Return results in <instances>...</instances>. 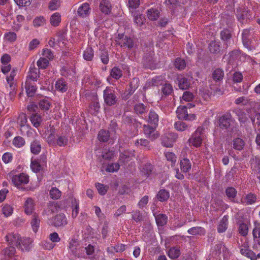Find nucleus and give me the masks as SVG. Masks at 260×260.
Returning a JSON list of instances; mask_svg holds the SVG:
<instances>
[{"instance_id": "obj_32", "label": "nucleus", "mask_w": 260, "mask_h": 260, "mask_svg": "<svg viewBox=\"0 0 260 260\" xmlns=\"http://www.w3.org/2000/svg\"><path fill=\"white\" fill-rule=\"evenodd\" d=\"M187 107L185 106H180L176 111L177 116L179 119H185L187 116Z\"/></svg>"}, {"instance_id": "obj_57", "label": "nucleus", "mask_w": 260, "mask_h": 260, "mask_svg": "<svg viewBox=\"0 0 260 260\" xmlns=\"http://www.w3.org/2000/svg\"><path fill=\"white\" fill-rule=\"evenodd\" d=\"M126 245L122 244H118L115 246H112L111 247H108L107 248V251H112L114 250L116 252H121L125 250Z\"/></svg>"}, {"instance_id": "obj_39", "label": "nucleus", "mask_w": 260, "mask_h": 260, "mask_svg": "<svg viewBox=\"0 0 260 260\" xmlns=\"http://www.w3.org/2000/svg\"><path fill=\"white\" fill-rule=\"evenodd\" d=\"M55 145L64 147L68 144V138L64 135H57Z\"/></svg>"}, {"instance_id": "obj_24", "label": "nucleus", "mask_w": 260, "mask_h": 260, "mask_svg": "<svg viewBox=\"0 0 260 260\" xmlns=\"http://www.w3.org/2000/svg\"><path fill=\"white\" fill-rule=\"evenodd\" d=\"M209 49L211 53H219L221 51L220 42L215 41H211L209 45Z\"/></svg>"}, {"instance_id": "obj_52", "label": "nucleus", "mask_w": 260, "mask_h": 260, "mask_svg": "<svg viewBox=\"0 0 260 260\" xmlns=\"http://www.w3.org/2000/svg\"><path fill=\"white\" fill-rule=\"evenodd\" d=\"M233 147L238 150H241L244 146V142L242 139L237 138L233 140Z\"/></svg>"}, {"instance_id": "obj_41", "label": "nucleus", "mask_w": 260, "mask_h": 260, "mask_svg": "<svg viewBox=\"0 0 260 260\" xmlns=\"http://www.w3.org/2000/svg\"><path fill=\"white\" fill-rule=\"evenodd\" d=\"M248 11H246L244 8H240L237 10V16L239 21L243 22L245 18L247 17Z\"/></svg>"}, {"instance_id": "obj_63", "label": "nucleus", "mask_w": 260, "mask_h": 260, "mask_svg": "<svg viewBox=\"0 0 260 260\" xmlns=\"http://www.w3.org/2000/svg\"><path fill=\"white\" fill-rule=\"evenodd\" d=\"M90 108L91 109H93V110L96 112H99L100 109V105L97 96L93 98L92 103L90 105Z\"/></svg>"}, {"instance_id": "obj_37", "label": "nucleus", "mask_w": 260, "mask_h": 260, "mask_svg": "<svg viewBox=\"0 0 260 260\" xmlns=\"http://www.w3.org/2000/svg\"><path fill=\"white\" fill-rule=\"evenodd\" d=\"M30 119L33 125L36 127L40 126L42 121V117L36 113L32 114Z\"/></svg>"}, {"instance_id": "obj_28", "label": "nucleus", "mask_w": 260, "mask_h": 260, "mask_svg": "<svg viewBox=\"0 0 260 260\" xmlns=\"http://www.w3.org/2000/svg\"><path fill=\"white\" fill-rule=\"evenodd\" d=\"M175 128L179 132H183L185 131H189L191 128V125L186 124L183 121H177L174 123Z\"/></svg>"}, {"instance_id": "obj_27", "label": "nucleus", "mask_w": 260, "mask_h": 260, "mask_svg": "<svg viewBox=\"0 0 260 260\" xmlns=\"http://www.w3.org/2000/svg\"><path fill=\"white\" fill-rule=\"evenodd\" d=\"M34 202L31 198H28L24 204V210L26 214L29 215L32 213L34 208Z\"/></svg>"}, {"instance_id": "obj_36", "label": "nucleus", "mask_w": 260, "mask_h": 260, "mask_svg": "<svg viewBox=\"0 0 260 260\" xmlns=\"http://www.w3.org/2000/svg\"><path fill=\"white\" fill-rule=\"evenodd\" d=\"M135 144L140 148H146L149 149L150 148L149 141L145 139H140L137 140Z\"/></svg>"}, {"instance_id": "obj_53", "label": "nucleus", "mask_w": 260, "mask_h": 260, "mask_svg": "<svg viewBox=\"0 0 260 260\" xmlns=\"http://www.w3.org/2000/svg\"><path fill=\"white\" fill-rule=\"evenodd\" d=\"M180 255V250L176 247H172L170 248L168 252V255L172 259L177 258Z\"/></svg>"}, {"instance_id": "obj_12", "label": "nucleus", "mask_w": 260, "mask_h": 260, "mask_svg": "<svg viewBox=\"0 0 260 260\" xmlns=\"http://www.w3.org/2000/svg\"><path fill=\"white\" fill-rule=\"evenodd\" d=\"M51 224L55 227L64 226L67 224V219L64 214H59L52 218Z\"/></svg>"}, {"instance_id": "obj_23", "label": "nucleus", "mask_w": 260, "mask_h": 260, "mask_svg": "<svg viewBox=\"0 0 260 260\" xmlns=\"http://www.w3.org/2000/svg\"><path fill=\"white\" fill-rule=\"evenodd\" d=\"M25 87L27 95L29 97L34 96L37 89L35 82L26 81Z\"/></svg>"}, {"instance_id": "obj_1", "label": "nucleus", "mask_w": 260, "mask_h": 260, "mask_svg": "<svg viewBox=\"0 0 260 260\" xmlns=\"http://www.w3.org/2000/svg\"><path fill=\"white\" fill-rule=\"evenodd\" d=\"M242 37L243 44L246 48L249 50L255 49L254 33L252 29H244L242 34Z\"/></svg>"}, {"instance_id": "obj_2", "label": "nucleus", "mask_w": 260, "mask_h": 260, "mask_svg": "<svg viewBox=\"0 0 260 260\" xmlns=\"http://www.w3.org/2000/svg\"><path fill=\"white\" fill-rule=\"evenodd\" d=\"M205 128L203 126H199L188 139L189 145L196 147H200L205 137Z\"/></svg>"}, {"instance_id": "obj_6", "label": "nucleus", "mask_w": 260, "mask_h": 260, "mask_svg": "<svg viewBox=\"0 0 260 260\" xmlns=\"http://www.w3.org/2000/svg\"><path fill=\"white\" fill-rule=\"evenodd\" d=\"M240 248L241 253L251 260H256L258 258H260V253L256 255L253 251L249 249L248 243L246 241L240 246Z\"/></svg>"}, {"instance_id": "obj_48", "label": "nucleus", "mask_w": 260, "mask_h": 260, "mask_svg": "<svg viewBox=\"0 0 260 260\" xmlns=\"http://www.w3.org/2000/svg\"><path fill=\"white\" fill-rule=\"evenodd\" d=\"M25 141L22 137L17 136L14 138L13 140V144L17 148H20L24 146Z\"/></svg>"}, {"instance_id": "obj_17", "label": "nucleus", "mask_w": 260, "mask_h": 260, "mask_svg": "<svg viewBox=\"0 0 260 260\" xmlns=\"http://www.w3.org/2000/svg\"><path fill=\"white\" fill-rule=\"evenodd\" d=\"M21 236L18 234L10 233L6 236V241L10 245L15 246L16 247Z\"/></svg>"}, {"instance_id": "obj_33", "label": "nucleus", "mask_w": 260, "mask_h": 260, "mask_svg": "<svg viewBox=\"0 0 260 260\" xmlns=\"http://www.w3.org/2000/svg\"><path fill=\"white\" fill-rule=\"evenodd\" d=\"M147 15L149 20L152 21L155 20L159 17V12L156 9H149L147 11Z\"/></svg>"}, {"instance_id": "obj_45", "label": "nucleus", "mask_w": 260, "mask_h": 260, "mask_svg": "<svg viewBox=\"0 0 260 260\" xmlns=\"http://www.w3.org/2000/svg\"><path fill=\"white\" fill-rule=\"evenodd\" d=\"M61 21V16L58 13H55L50 17V21L52 25L56 26L59 25Z\"/></svg>"}, {"instance_id": "obj_46", "label": "nucleus", "mask_w": 260, "mask_h": 260, "mask_svg": "<svg viewBox=\"0 0 260 260\" xmlns=\"http://www.w3.org/2000/svg\"><path fill=\"white\" fill-rule=\"evenodd\" d=\"M94 55V51L91 47H87L83 53L84 59L87 61L92 60Z\"/></svg>"}, {"instance_id": "obj_44", "label": "nucleus", "mask_w": 260, "mask_h": 260, "mask_svg": "<svg viewBox=\"0 0 260 260\" xmlns=\"http://www.w3.org/2000/svg\"><path fill=\"white\" fill-rule=\"evenodd\" d=\"M139 80L137 78H133L130 82L129 84V87L127 90L129 91L130 93L133 94L135 91L139 87Z\"/></svg>"}, {"instance_id": "obj_29", "label": "nucleus", "mask_w": 260, "mask_h": 260, "mask_svg": "<svg viewBox=\"0 0 260 260\" xmlns=\"http://www.w3.org/2000/svg\"><path fill=\"white\" fill-rule=\"evenodd\" d=\"M101 12L105 14L110 12L111 4L108 0H102L100 5Z\"/></svg>"}, {"instance_id": "obj_59", "label": "nucleus", "mask_w": 260, "mask_h": 260, "mask_svg": "<svg viewBox=\"0 0 260 260\" xmlns=\"http://www.w3.org/2000/svg\"><path fill=\"white\" fill-rule=\"evenodd\" d=\"M134 156V152L128 151H124L120 155V160L123 162L128 161L129 158Z\"/></svg>"}, {"instance_id": "obj_40", "label": "nucleus", "mask_w": 260, "mask_h": 260, "mask_svg": "<svg viewBox=\"0 0 260 260\" xmlns=\"http://www.w3.org/2000/svg\"><path fill=\"white\" fill-rule=\"evenodd\" d=\"M187 232L192 235H204L205 234V231L204 228L200 226H195L188 230Z\"/></svg>"}, {"instance_id": "obj_26", "label": "nucleus", "mask_w": 260, "mask_h": 260, "mask_svg": "<svg viewBox=\"0 0 260 260\" xmlns=\"http://www.w3.org/2000/svg\"><path fill=\"white\" fill-rule=\"evenodd\" d=\"M254 240L260 246V224L254 222V228L252 231Z\"/></svg>"}, {"instance_id": "obj_49", "label": "nucleus", "mask_w": 260, "mask_h": 260, "mask_svg": "<svg viewBox=\"0 0 260 260\" xmlns=\"http://www.w3.org/2000/svg\"><path fill=\"white\" fill-rule=\"evenodd\" d=\"M110 135L108 131L101 129L98 134V138L100 141L107 142L109 140Z\"/></svg>"}, {"instance_id": "obj_15", "label": "nucleus", "mask_w": 260, "mask_h": 260, "mask_svg": "<svg viewBox=\"0 0 260 260\" xmlns=\"http://www.w3.org/2000/svg\"><path fill=\"white\" fill-rule=\"evenodd\" d=\"M14 79V77H12L10 75L9 76H7L6 78L8 84L10 88L9 94L11 100H13L16 94V84L15 83Z\"/></svg>"}, {"instance_id": "obj_5", "label": "nucleus", "mask_w": 260, "mask_h": 260, "mask_svg": "<svg viewBox=\"0 0 260 260\" xmlns=\"http://www.w3.org/2000/svg\"><path fill=\"white\" fill-rule=\"evenodd\" d=\"M117 44L120 45L121 47H127L129 49L133 48L134 42L133 40L123 34H118L116 38Z\"/></svg>"}, {"instance_id": "obj_43", "label": "nucleus", "mask_w": 260, "mask_h": 260, "mask_svg": "<svg viewBox=\"0 0 260 260\" xmlns=\"http://www.w3.org/2000/svg\"><path fill=\"white\" fill-rule=\"evenodd\" d=\"M169 197V192L165 189L160 190L157 194V198L160 202L167 201Z\"/></svg>"}, {"instance_id": "obj_60", "label": "nucleus", "mask_w": 260, "mask_h": 260, "mask_svg": "<svg viewBox=\"0 0 260 260\" xmlns=\"http://www.w3.org/2000/svg\"><path fill=\"white\" fill-rule=\"evenodd\" d=\"M37 64L39 69H44L48 67L49 61L45 57H41L37 62Z\"/></svg>"}, {"instance_id": "obj_56", "label": "nucleus", "mask_w": 260, "mask_h": 260, "mask_svg": "<svg viewBox=\"0 0 260 260\" xmlns=\"http://www.w3.org/2000/svg\"><path fill=\"white\" fill-rule=\"evenodd\" d=\"M223 76V71L220 69H216L213 73V78L216 81H220L222 79Z\"/></svg>"}, {"instance_id": "obj_21", "label": "nucleus", "mask_w": 260, "mask_h": 260, "mask_svg": "<svg viewBox=\"0 0 260 260\" xmlns=\"http://www.w3.org/2000/svg\"><path fill=\"white\" fill-rule=\"evenodd\" d=\"M153 215L155 218L156 222L158 226H162L167 223L168 217L166 214H157L156 213H154Z\"/></svg>"}, {"instance_id": "obj_8", "label": "nucleus", "mask_w": 260, "mask_h": 260, "mask_svg": "<svg viewBox=\"0 0 260 260\" xmlns=\"http://www.w3.org/2000/svg\"><path fill=\"white\" fill-rule=\"evenodd\" d=\"M9 177L12 180V183L16 186H18L22 184H26L28 182V176L24 174L21 173L19 175H13L11 173Z\"/></svg>"}, {"instance_id": "obj_31", "label": "nucleus", "mask_w": 260, "mask_h": 260, "mask_svg": "<svg viewBox=\"0 0 260 260\" xmlns=\"http://www.w3.org/2000/svg\"><path fill=\"white\" fill-rule=\"evenodd\" d=\"M41 150L40 142L37 140L33 141L30 144L31 152L34 154H38Z\"/></svg>"}, {"instance_id": "obj_34", "label": "nucleus", "mask_w": 260, "mask_h": 260, "mask_svg": "<svg viewBox=\"0 0 260 260\" xmlns=\"http://www.w3.org/2000/svg\"><path fill=\"white\" fill-rule=\"evenodd\" d=\"M235 112L236 115L238 117L239 121L241 123H245L248 120L246 114L243 110L241 109H237L235 110Z\"/></svg>"}, {"instance_id": "obj_13", "label": "nucleus", "mask_w": 260, "mask_h": 260, "mask_svg": "<svg viewBox=\"0 0 260 260\" xmlns=\"http://www.w3.org/2000/svg\"><path fill=\"white\" fill-rule=\"evenodd\" d=\"M147 120L148 123L154 126H157L159 120L158 115L156 112L151 110L150 111L148 117L145 116L144 118Z\"/></svg>"}, {"instance_id": "obj_64", "label": "nucleus", "mask_w": 260, "mask_h": 260, "mask_svg": "<svg viewBox=\"0 0 260 260\" xmlns=\"http://www.w3.org/2000/svg\"><path fill=\"white\" fill-rule=\"evenodd\" d=\"M27 121L26 116L24 113L20 114L18 118L17 123L21 127L24 126Z\"/></svg>"}, {"instance_id": "obj_25", "label": "nucleus", "mask_w": 260, "mask_h": 260, "mask_svg": "<svg viewBox=\"0 0 260 260\" xmlns=\"http://www.w3.org/2000/svg\"><path fill=\"white\" fill-rule=\"evenodd\" d=\"M143 58V62L144 65L147 68H152L153 66V56L154 55V53L153 52H149Z\"/></svg>"}, {"instance_id": "obj_55", "label": "nucleus", "mask_w": 260, "mask_h": 260, "mask_svg": "<svg viewBox=\"0 0 260 260\" xmlns=\"http://www.w3.org/2000/svg\"><path fill=\"white\" fill-rule=\"evenodd\" d=\"M122 75V71L116 67H114L111 71L110 76L115 79H119Z\"/></svg>"}, {"instance_id": "obj_3", "label": "nucleus", "mask_w": 260, "mask_h": 260, "mask_svg": "<svg viewBox=\"0 0 260 260\" xmlns=\"http://www.w3.org/2000/svg\"><path fill=\"white\" fill-rule=\"evenodd\" d=\"M103 98L105 103L108 106L115 105L118 101L115 90L108 87H107L103 91Z\"/></svg>"}, {"instance_id": "obj_14", "label": "nucleus", "mask_w": 260, "mask_h": 260, "mask_svg": "<svg viewBox=\"0 0 260 260\" xmlns=\"http://www.w3.org/2000/svg\"><path fill=\"white\" fill-rule=\"evenodd\" d=\"M91 12V8L89 4L85 3L82 4L78 9L77 14L79 17L85 18L88 16Z\"/></svg>"}, {"instance_id": "obj_50", "label": "nucleus", "mask_w": 260, "mask_h": 260, "mask_svg": "<svg viewBox=\"0 0 260 260\" xmlns=\"http://www.w3.org/2000/svg\"><path fill=\"white\" fill-rule=\"evenodd\" d=\"M132 218L137 222H141L144 219L143 213L138 210L133 211Z\"/></svg>"}, {"instance_id": "obj_10", "label": "nucleus", "mask_w": 260, "mask_h": 260, "mask_svg": "<svg viewBox=\"0 0 260 260\" xmlns=\"http://www.w3.org/2000/svg\"><path fill=\"white\" fill-rule=\"evenodd\" d=\"M40 77V73L39 69L37 68L34 64L31 65L26 81H29L31 82L37 81L38 79Z\"/></svg>"}, {"instance_id": "obj_47", "label": "nucleus", "mask_w": 260, "mask_h": 260, "mask_svg": "<svg viewBox=\"0 0 260 260\" xmlns=\"http://www.w3.org/2000/svg\"><path fill=\"white\" fill-rule=\"evenodd\" d=\"M134 109L136 113L139 115H142L147 111V107L141 103L136 104Z\"/></svg>"}, {"instance_id": "obj_11", "label": "nucleus", "mask_w": 260, "mask_h": 260, "mask_svg": "<svg viewBox=\"0 0 260 260\" xmlns=\"http://www.w3.org/2000/svg\"><path fill=\"white\" fill-rule=\"evenodd\" d=\"M231 115L230 114H224L219 118V126L223 129L228 130L231 125Z\"/></svg>"}, {"instance_id": "obj_61", "label": "nucleus", "mask_w": 260, "mask_h": 260, "mask_svg": "<svg viewBox=\"0 0 260 260\" xmlns=\"http://www.w3.org/2000/svg\"><path fill=\"white\" fill-rule=\"evenodd\" d=\"M174 65L178 70H181L185 68L186 63L183 59L178 58L176 59Z\"/></svg>"}, {"instance_id": "obj_19", "label": "nucleus", "mask_w": 260, "mask_h": 260, "mask_svg": "<svg viewBox=\"0 0 260 260\" xmlns=\"http://www.w3.org/2000/svg\"><path fill=\"white\" fill-rule=\"evenodd\" d=\"M237 224L239 233L243 236H246L248 232L247 222L245 221L242 219H239L237 222Z\"/></svg>"}, {"instance_id": "obj_22", "label": "nucleus", "mask_w": 260, "mask_h": 260, "mask_svg": "<svg viewBox=\"0 0 260 260\" xmlns=\"http://www.w3.org/2000/svg\"><path fill=\"white\" fill-rule=\"evenodd\" d=\"M56 89L61 92H66L68 88V84L64 79H60L58 80L55 84Z\"/></svg>"}, {"instance_id": "obj_9", "label": "nucleus", "mask_w": 260, "mask_h": 260, "mask_svg": "<svg viewBox=\"0 0 260 260\" xmlns=\"http://www.w3.org/2000/svg\"><path fill=\"white\" fill-rule=\"evenodd\" d=\"M17 248L22 251H29L31 248V244L33 241L28 237H21L19 240Z\"/></svg>"}, {"instance_id": "obj_20", "label": "nucleus", "mask_w": 260, "mask_h": 260, "mask_svg": "<svg viewBox=\"0 0 260 260\" xmlns=\"http://www.w3.org/2000/svg\"><path fill=\"white\" fill-rule=\"evenodd\" d=\"M257 200L256 195L249 193L247 194L245 197H242L241 201L242 204L246 205H252L255 203Z\"/></svg>"}, {"instance_id": "obj_62", "label": "nucleus", "mask_w": 260, "mask_h": 260, "mask_svg": "<svg viewBox=\"0 0 260 260\" xmlns=\"http://www.w3.org/2000/svg\"><path fill=\"white\" fill-rule=\"evenodd\" d=\"M61 192L56 187L52 188L50 191V197L53 199H58L61 196Z\"/></svg>"}, {"instance_id": "obj_58", "label": "nucleus", "mask_w": 260, "mask_h": 260, "mask_svg": "<svg viewBox=\"0 0 260 260\" xmlns=\"http://www.w3.org/2000/svg\"><path fill=\"white\" fill-rule=\"evenodd\" d=\"M173 91L172 86L169 83H165L161 88V92L165 95L171 94Z\"/></svg>"}, {"instance_id": "obj_4", "label": "nucleus", "mask_w": 260, "mask_h": 260, "mask_svg": "<svg viewBox=\"0 0 260 260\" xmlns=\"http://www.w3.org/2000/svg\"><path fill=\"white\" fill-rule=\"evenodd\" d=\"M84 247L77 240L72 239L69 243V253L74 257H80Z\"/></svg>"}, {"instance_id": "obj_18", "label": "nucleus", "mask_w": 260, "mask_h": 260, "mask_svg": "<svg viewBox=\"0 0 260 260\" xmlns=\"http://www.w3.org/2000/svg\"><path fill=\"white\" fill-rule=\"evenodd\" d=\"M232 38L231 32L228 29H224L220 32V38L224 42L223 47L227 48Z\"/></svg>"}, {"instance_id": "obj_16", "label": "nucleus", "mask_w": 260, "mask_h": 260, "mask_svg": "<svg viewBox=\"0 0 260 260\" xmlns=\"http://www.w3.org/2000/svg\"><path fill=\"white\" fill-rule=\"evenodd\" d=\"M14 79V77H12L10 75L9 76H7L6 78L8 84L10 88L9 94L11 100H13L16 94V84L15 83Z\"/></svg>"}, {"instance_id": "obj_38", "label": "nucleus", "mask_w": 260, "mask_h": 260, "mask_svg": "<svg viewBox=\"0 0 260 260\" xmlns=\"http://www.w3.org/2000/svg\"><path fill=\"white\" fill-rule=\"evenodd\" d=\"M178 86L181 89H187L189 85L190 82L187 78L183 77H179L178 78Z\"/></svg>"}, {"instance_id": "obj_51", "label": "nucleus", "mask_w": 260, "mask_h": 260, "mask_svg": "<svg viewBox=\"0 0 260 260\" xmlns=\"http://www.w3.org/2000/svg\"><path fill=\"white\" fill-rule=\"evenodd\" d=\"M16 252V249L14 246H10L2 250V254H4L6 256L11 257Z\"/></svg>"}, {"instance_id": "obj_35", "label": "nucleus", "mask_w": 260, "mask_h": 260, "mask_svg": "<svg viewBox=\"0 0 260 260\" xmlns=\"http://www.w3.org/2000/svg\"><path fill=\"white\" fill-rule=\"evenodd\" d=\"M123 121L124 123L128 124H133L135 127H139L141 125V123L136 121L135 119L131 116L124 115L123 116Z\"/></svg>"}, {"instance_id": "obj_7", "label": "nucleus", "mask_w": 260, "mask_h": 260, "mask_svg": "<svg viewBox=\"0 0 260 260\" xmlns=\"http://www.w3.org/2000/svg\"><path fill=\"white\" fill-rule=\"evenodd\" d=\"M156 127L148 124H144L143 127L144 135L152 141L156 139L159 137V134L156 129Z\"/></svg>"}, {"instance_id": "obj_42", "label": "nucleus", "mask_w": 260, "mask_h": 260, "mask_svg": "<svg viewBox=\"0 0 260 260\" xmlns=\"http://www.w3.org/2000/svg\"><path fill=\"white\" fill-rule=\"evenodd\" d=\"M228 217L224 216L220 220L219 224L218 226V232L219 233H223L227 229Z\"/></svg>"}, {"instance_id": "obj_54", "label": "nucleus", "mask_w": 260, "mask_h": 260, "mask_svg": "<svg viewBox=\"0 0 260 260\" xmlns=\"http://www.w3.org/2000/svg\"><path fill=\"white\" fill-rule=\"evenodd\" d=\"M237 191L233 187H229L225 189V194L230 200L234 199L236 197Z\"/></svg>"}, {"instance_id": "obj_30", "label": "nucleus", "mask_w": 260, "mask_h": 260, "mask_svg": "<svg viewBox=\"0 0 260 260\" xmlns=\"http://www.w3.org/2000/svg\"><path fill=\"white\" fill-rule=\"evenodd\" d=\"M180 168L181 170L185 173L189 172L191 168V163L189 159L184 158L180 161Z\"/></svg>"}]
</instances>
